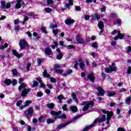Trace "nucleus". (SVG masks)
<instances>
[{
    "label": "nucleus",
    "mask_w": 131,
    "mask_h": 131,
    "mask_svg": "<svg viewBox=\"0 0 131 131\" xmlns=\"http://www.w3.org/2000/svg\"><path fill=\"white\" fill-rule=\"evenodd\" d=\"M12 54L15 55L17 58H21V57H23V54L22 53H18L15 50H12Z\"/></svg>",
    "instance_id": "16"
},
{
    "label": "nucleus",
    "mask_w": 131,
    "mask_h": 131,
    "mask_svg": "<svg viewBox=\"0 0 131 131\" xmlns=\"http://www.w3.org/2000/svg\"><path fill=\"white\" fill-rule=\"evenodd\" d=\"M41 31H42V32H43V33H46V34H48V31L46 29L45 27H42L41 28Z\"/></svg>",
    "instance_id": "37"
},
{
    "label": "nucleus",
    "mask_w": 131,
    "mask_h": 131,
    "mask_svg": "<svg viewBox=\"0 0 131 131\" xmlns=\"http://www.w3.org/2000/svg\"><path fill=\"white\" fill-rule=\"evenodd\" d=\"M73 72V71L72 70H68L67 71L66 73L63 74L62 75V76H67V75H69V74H71Z\"/></svg>",
    "instance_id": "28"
},
{
    "label": "nucleus",
    "mask_w": 131,
    "mask_h": 131,
    "mask_svg": "<svg viewBox=\"0 0 131 131\" xmlns=\"http://www.w3.org/2000/svg\"><path fill=\"white\" fill-rule=\"evenodd\" d=\"M45 11L47 13H51V12H52V11H53V10L50 8H46L45 9Z\"/></svg>",
    "instance_id": "38"
},
{
    "label": "nucleus",
    "mask_w": 131,
    "mask_h": 131,
    "mask_svg": "<svg viewBox=\"0 0 131 131\" xmlns=\"http://www.w3.org/2000/svg\"><path fill=\"white\" fill-rule=\"evenodd\" d=\"M31 91V89L30 88L24 89L21 92V96L23 97H26V96L30 93Z\"/></svg>",
    "instance_id": "9"
},
{
    "label": "nucleus",
    "mask_w": 131,
    "mask_h": 131,
    "mask_svg": "<svg viewBox=\"0 0 131 131\" xmlns=\"http://www.w3.org/2000/svg\"><path fill=\"white\" fill-rule=\"evenodd\" d=\"M72 97L74 101H75L77 103V99H76V94L74 93L72 94Z\"/></svg>",
    "instance_id": "41"
},
{
    "label": "nucleus",
    "mask_w": 131,
    "mask_h": 131,
    "mask_svg": "<svg viewBox=\"0 0 131 131\" xmlns=\"http://www.w3.org/2000/svg\"><path fill=\"white\" fill-rule=\"evenodd\" d=\"M105 120H106V115H103L101 117V118H96L94 120V121L93 122V123L92 124L85 127L82 131L89 130V129H91V128L93 127L94 125H95V124L97 123V122H99V123H102V122H104V121H105Z\"/></svg>",
    "instance_id": "1"
},
{
    "label": "nucleus",
    "mask_w": 131,
    "mask_h": 131,
    "mask_svg": "<svg viewBox=\"0 0 131 131\" xmlns=\"http://www.w3.org/2000/svg\"><path fill=\"white\" fill-rule=\"evenodd\" d=\"M62 58H63V54H62V53H60L56 56V59H57V60H61Z\"/></svg>",
    "instance_id": "35"
},
{
    "label": "nucleus",
    "mask_w": 131,
    "mask_h": 131,
    "mask_svg": "<svg viewBox=\"0 0 131 131\" xmlns=\"http://www.w3.org/2000/svg\"><path fill=\"white\" fill-rule=\"evenodd\" d=\"M91 56H92L93 58H95V57L96 56H97V55H98V54L95 53V52H92L91 53H90Z\"/></svg>",
    "instance_id": "55"
},
{
    "label": "nucleus",
    "mask_w": 131,
    "mask_h": 131,
    "mask_svg": "<svg viewBox=\"0 0 131 131\" xmlns=\"http://www.w3.org/2000/svg\"><path fill=\"white\" fill-rule=\"evenodd\" d=\"M54 2L53 0H47V4L48 5H52Z\"/></svg>",
    "instance_id": "62"
},
{
    "label": "nucleus",
    "mask_w": 131,
    "mask_h": 131,
    "mask_svg": "<svg viewBox=\"0 0 131 131\" xmlns=\"http://www.w3.org/2000/svg\"><path fill=\"white\" fill-rule=\"evenodd\" d=\"M97 90L98 91V93H97L98 96H100L103 97L104 96V89H103L101 87H98L97 88Z\"/></svg>",
    "instance_id": "10"
},
{
    "label": "nucleus",
    "mask_w": 131,
    "mask_h": 131,
    "mask_svg": "<svg viewBox=\"0 0 131 131\" xmlns=\"http://www.w3.org/2000/svg\"><path fill=\"white\" fill-rule=\"evenodd\" d=\"M102 112H103V113L104 114L107 115V121L105 122V124H109V123L110 122V119H111V117L113 116V113L112 112L106 111L105 110H102Z\"/></svg>",
    "instance_id": "4"
},
{
    "label": "nucleus",
    "mask_w": 131,
    "mask_h": 131,
    "mask_svg": "<svg viewBox=\"0 0 131 131\" xmlns=\"http://www.w3.org/2000/svg\"><path fill=\"white\" fill-rule=\"evenodd\" d=\"M14 30H15L16 31L20 30V27L18 25L15 26Z\"/></svg>",
    "instance_id": "54"
},
{
    "label": "nucleus",
    "mask_w": 131,
    "mask_h": 131,
    "mask_svg": "<svg viewBox=\"0 0 131 131\" xmlns=\"http://www.w3.org/2000/svg\"><path fill=\"white\" fill-rule=\"evenodd\" d=\"M12 73H13V75H17V70H16V69L13 70Z\"/></svg>",
    "instance_id": "63"
},
{
    "label": "nucleus",
    "mask_w": 131,
    "mask_h": 131,
    "mask_svg": "<svg viewBox=\"0 0 131 131\" xmlns=\"http://www.w3.org/2000/svg\"><path fill=\"white\" fill-rule=\"evenodd\" d=\"M131 103V96H128L126 99H125V103L126 105H130Z\"/></svg>",
    "instance_id": "18"
},
{
    "label": "nucleus",
    "mask_w": 131,
    "mask_h": 131,
    "mask_svg": "<svg viewBox=\"0 0 131 131\" xmlns=\"http://www.w3.org/2000/svg\"><path fill=\"white\" fill-rule=\"evenodd\" d=\"M98 26L100 29H103L104 28V23L102 21H99L98 24Z\"/></svg>",
    "instance_id": "29"
},
{
    "label": "nucleus",
    "mask_w": 131,
    "mask_h": 131,
    "mask_svg": "<svg viewBox=\"0 0 131 131\" xmlns=\"http://www.w3.org/2000/svg\"><path fill=\"white\" fill-rule=\"evenodd\" d=\"M107 95L108 97H113L116 95V93L113 91H107Z\"/></svg>",
    "instance_id": "24"
},
{
    "label": "nucleus",
    "mask_w": 131,
    "mask_h": 131,
    "mask_svg": "<svg viewBox=\"0 0 131 131\" xmlns=\"http://www.w3.org/2000/svg\"><path fill=\"white\" fill-rule=\"evenodd\" d=\"M126 49V54H129V53H131V47L130 46H127L125 48Z\"/></svg>",
    "instance_id": "31"
},
{
    "label": "nucleus",
    "mask_w": 131,
    "mask_h": 131,
    "mask_svg": "<svg viewBox=\"0 0 131 131\" xmlns=\"http://www.w3.org/2000/svg\"><path fill=\"white\" fill-rule=\"evenodd\" d=\"M45 53L47 55H52V49H51V48H46L45 50Z\"/></svg>",
    "instance_id": "23"
},
{
    "label": "nucleus",
    "mask_w": 131,
    "mask_h": 131,
    "mask_svg": "<svg viewBox=\"0 0 131 131\" xmlns=\"http://www.w3.org/2000/svg\"><path fill=\"white\" fill-rule=\"evenodd\" d=\"M24 113L27 118H31L34 113V110L33 107H30L27 111H25Z\"/></svg>",
    "instance_id": "3"
},
{
    "label": "nucleus",
    "mask_w": 131,
    "mask_h": 131,
    "mask_svg": "<svg viewBox=\"0 0 131 131\" xmlns=\"http://www.w3.org/2000/svg\"><path fill=\"white\" fill-rule=\"evenodd\" d=\"M31 66V64L28 62L27 65V70L28 71H29V70H30V69Z\"/></svg>",
    "instance_id": "48"
},
{
    "label": "nucleus",
    "mask_w": 131,
    "mask_h": 131,
    "mask_svg": "<svg viewBox=\"0 0 131 131\" xmlns=\"http://www.w3.org/2000/svg\"><path fill=\"white\" fill-rule=\"evenodd\" d=\"M19 45L20 46V50H24L26 47H28V43L26 42V40L21 39L19 42Z\"/></svg>",
    "instance_id": "6"
},
{
    "label": "nucleus",
    "mask_w": 131,
    "mask_h": 131,
    "mask_svg": "<svg viewBox=\"0 0 131 131\" xmlns=\"http://www.w3.org/2000/svg\"><path fill=\"white\" fill-rule=\"evenodd\" d=\"M12 4H13V2H10L6 5V1H1V5L3 8H5V9H10Z\"/></svg>",
    "instance_id": "8"
},
{
    "label": "nucleus",
    "mask_w": 131,
    "mask_h": 131,
    "mask_svg": "<svg viewBox=\"0 0 131 131\" xmlns=\"http://www.w3.org/2000/svg\"><path fill=\"white\" fill-rule=\"evenodd\" d=\"M27 86V84L25 83H22L20 85L18 88V90L21 92L22 91V89H24V88H26Z\"/></svg>",
    "instance_id": "25"
},
{
    "label": "nucleus",
    "mask_w": 131,
    "mask_h": 131,
    "mask_svg": "<svg viewBox=\"0 0 131 131\" xmlns=\"http://www.w3.org/2000/svg\"><path fill=\"white\" fill-rule=\"evenodd\" d=\"M62 67V66L59 64H56L54 65V70H55L56 69L61 68Z\"/></svg>",
    "instance_id": "33"
},
{
    "label": "nucleus",
    "mask_w": 131,
    "mask_h": 131,
    "mask_svg": "<svg viewBox=\"0 0 131 131\" xmlns=\"http://www.w3.org/2000/svg\"><path fill=\"white\" fill-rule=\"evenodd\" d=\"M74 19H67L65 20V23L67 25H70V24H72V23H74Z\"/></svg>",
    "instance_id": "22"
},
{
    "label": "nucleus",
    "mask_w": 131,
    "mask_h": 131,
    "mask_svg": "<svg viewBox=\"0 0 131 131\" xmlns=\"http://www.w3.org/2000/svg\"><path fill=\"white\" fill-rule=\"evenodd\" d=\"M38 85V83L36 81H34L33 83L32 84L33 88H35V86H37Z\"/></svg>",
    "instance_id": "46"
},
{
    "label": "nucleus",
    "mask_w": 131,
    "mask_h": 131,
    "mask_svg": "<svg viewBox=\"0 0 131 131\" xmlns=\"http://www.w3.org/2000/svg\"><path fill=\"white\" fill-rule=\"evenodd\" d=\"M37 62H38V66H39L41 64V62H42V60H41V59H40V58H38Z\"/></svg>",
    "instance_id": "51"
},
{
    "label": "nucleus",
    "mask_w": 131,
    "mask_h": 131,
    "mask_svg": "<svg viewBox=\"0 0 131 131\" xmlns=\"http://www.w3.org/2000/svg\"><path fill=\"white\" fill-rule=\"evenodd\" d=\"M117 131H126V130L125 129L123 128L119 127V128H118V129H117Z\"/></svg>",
    "instance_id": "61"
},
{
    "label": "nucleus",
    "mask_w": 131,
    "mask_h": 131,
    "mask_svg": "<svg viewBox=\"0 0 131 131\" xmlns=\"http://www.w3.org/2000/svg\"><path fill=\"white\" fill-rule=\"evenodd\" d=\"M126 92V89L124 88H122L120 90V93H125Z\"/></svg>",
    "instance_id": "60"
},
{
    "label": "nucleus",
    "mask_w": 131,
    "mask_h": 131,
    "mask_svg": "<svg viewBox=\"0 0 131 131\" xmlns=\"http://www.w3.org/2000/svg\"><path fill=\"white\" fill-rule=\"evenodd\" d=\"M58 25L57 24H55L53 25V24H51L50 26V29H53V28H57Z\"/></svg>",
    "instance_id": "39"
},
{
    "label": "nucleus",
    "mask_w": 131,
    "mask_h": 131,
    "mask_svg": "<svg viewBox=\"0 0 131 131\" xmlns=\"http://www.w3.org/2000/svg\"><path fill=\"white\" fill-rule=\"evenodd\" d=\"M124 37V35L121 33H120V31H118V35L116 36L114 38L115 40H117L118 38L119 39H122Z\"/></svg>",
    "instance_id": "11"
},
{
    "label": "nucleus",
    "mask_w": 131,
    "mask_h": 131,
    "mask_svg": "<svg viewBox=\"0 0 131 131\" xmlns=\"http://www.w3.org/2000/svg\"><path fill=\"white\" fill-rule=\"evenodd\" d=\"M57 99L58 100H66V98H65V97H63L62 95H60L57 97Z\"/></svg>",
    "instance_id": "36"
},
{
    "label": "nucleus",
    "mask_w": 131,
    "mask_h": 131,
    "mask_svg": "<svg viewBox=\"0 0 131 131\" xmlns=\"http://www.w3.org/2000/svg\"><path fill=\"white\" fill-rule=\"evenodd\" d=\"M116 34H118V31L114 30V31L112 32V35H116Z\"/></svg>",
    "instance_id": "50"
},
{
    "label": "nucleus",
    "mask_w": 131,
    "mask_h": 131,
    "mask_svg": "<svg viewBox=\"0 0 131 131\" xmlns=\"http://www.w3.org/2000/svg\"><path fill=\"white\" fill-rule=\"evenodd\" d=\"M110 69H111V71H116V68L115 67L110 66Z\"/></svg>",
    "instance_id": "44"
},
{
    "label": "nucleus",
    "mask_w": 131,
    "mask_h": 131,
    "mask_svg": "<svg viewBox=\"0 0 131 131\" xmlns=\"http://www.w3.org/2000/svg\"><path fill=\"white\" fill-rule=\"evenodd\" d=\"M12 84L13 85H15V84H17V80L13 79L12 82H11Z\"/></svg>",
    "instance_id": "56"
},
{
    "label": "nucleus",
    "mask_w": 131,
    "mask_h": 131,
    "mask_svg": "<svg viewBox=\"0 0 131 131\" xmlns=\"http://www.w3.org/2000/svg\"><path fill=\"white\" fill-rule=\"evenodd\" d=\"M78 64L80 65V68H81L82 70L84 69V67H85V64H84V61L81 59H79L78 60Z\"/></svg>",
    "instance_id": "12"
},
{
    "label": "nucleus",
    "mask_w": 131,
    "mask_h": 131,
    "mask_svg": "<svg viewBox=\"0 0 131 131\" xmlns=\"http://www.w3.org/2000/svg\"><path fill=\"white\" fill-rule=\"evenodd\" d=\"M63 71H64L62 69H56L55 70V72L56 73H60V74H61V73H62Z\"/></svg>",
    "instance_id": "40"
},
{
    "label": "nucleus",
    "mask_w": 131,
    "mask_h": 131,
    "mask_svg": "<svg viewBox=\"0 0 131 131\" xmlns=\"http://www.w3.org/2000/svg\"><path fill=\"white\" fill-rule=\"evenodd\" d=\"M92 47L94 49H98V43H97V42H95L92 44Z\"/></svg>",
    "instance_id": "42"
},
{
    "label": "nucleus",
    "mask_w": 131,
    "mask_h": 131,
    "mask_svg": "<svg viewBox=\"0 0 131 131\" xmlns=\"http://www.w3.org/2000/svg\"><path fill=\"white\" fill-rule=\"evenodd\" d=\"M23 102V101L22 100H19L17 102L16 105L18 106H20L22 104Z\"/></svg>",
    "instance_id": "53"
},
{
    "label": "nucleus",
    "mask_w": 131,
    "mask_h": 131,
    "mask_svg": "<svg viewBox=\"0 0 131 131\" xmlns=\"http://www.w3.org/2000/svg\"><path fill=\"white\" fill-rule=\"evenodd\" d=\"M70 123H71V122H68L64 124H61L60 125H59L56 128L57 129H61L62 127H65V126H67L68 124H70Z\"/></svg>",
    "instance_id": "15"
},
{
    "label": "nucleus",
    "mask_w": 131,
    "mask_h": 131,
    "mask_svg": "<svg viewBox=\"0 0 131 131\" xmlns=\"http://www.w3.org/2000/svg\"><path fill=\"white\" fill-rule=\"evenodd\" d=\"M24 5V2L22 0H16V4L14 5L15 9L17 10L20 9Z\"/></svg>",
    "instance_id": "7"
},
{
    "label": "nucleus",
    "mask_w": 131,
    "mask_h": 131,
    "mask_svg": "<svg viewBox=\"0 0 131 131\" xmlns=\"http://www.w3.org/2000/svg\"><path fill=\"white\" fill-rule=\"evenodd\" d=\"M37 97H42L43 94L42 92H38L37 94Z\"/></svg>",
    "instance_id": "57"
},
{
    "label": "nucleus",
    "mask_w": 131,
    "mask_h": 131,
    "mask_svg": "<svg viewBox=\"0 0 131 131\" xmlns=\"http://www.w3.org/2000/svg\"><path fill=\"white\" fill-rule=\"evenodd\" d=\"M106 11V6H102L101 9V12H105Z\"/></svg>",
    "instance_id": "49"
},
{
    "label": "nucleus",
    "mask_w": 131,
    "mask_h": 131,
    "mask_svg": "<svg viewBox=\"0 0 131 131\" xmlns=\"http://www.w3.org/2000/svg\"><path fill=\"white\" fill-rule=\"evenodd\" d=\"M52 32L55 36H57V34H58V32H59V29L57 30H53Z\"/></svg>",
    "instance_id": "34"
},
{
    "label": "nucleus",
    "mask_w": 131,
    "mask_h": 131,
    "mask_svg": "<svg viewBox=\"0 0 131 131\" xmlns=\"http://www.w3.org/2000/svg\"><path fill=\"white\" fill-rule=\"evenodd\" d=\"M90 16L89 15H86L84 16V19L85 20H89L90 19Z\"/></svg>",
    "instance_id": "59"
},
{
    "label": "nucleus",
    "mask_w": 131,
    "mask_h": 131,
    "mask_svg": "<svg viewBox=\"0 0 131 131\" xmlns=\"http://www.w3.org/2000/svg\"><path fill=\"white\" fill-rule=\"evenodd\" d=\"M54 44L55 45H52L51 48H52V49H56V47H58V43L56 42H54Z\"/></svg>",
    "instance_id": "43"
},
{
    "label": "nucleus",
    "mask_w": 131,
    "mask_h": 131,
    "mask_svg": "<svg viewBox=\"0 0 131 131\" xmlns=\"http://www.w3.org/2000/svg\"><path fill=\"white\" fill-rule=\"evenodd\" d=\"M64 47L67 48V49H68V50H71V49H73L75 50V47H74V46L73 45H69V46H64Z\"/></svg>",
    "instance_id": "30"
},
{
    "label": "nucleus",
    "mask_w": 131,
    "mask_h": 131,
    "mask_svg": "<svg viewBox=\"0 0 131 131\" xmlns=\"http://www.w3.org/2000/svg\"><path fill=\"white\" fill-rule=\"evenodd\" d=\"M70 110L73 113H75V112H77V111H78L77 107L76 106H71L70 107Z\"/></svg>",
    "instance_id": "20"
},
{
    "label": "nucleus",
    "mask_w": 131,
    "mask_h": 131,
    "mask_svg": "<svg viewBox=\"0 0 131 131\" xmlns=\"http://www.w3.org/2000/svg\"><path fill=\"white\" fill-rule=\"evenodd\" d=\"M33 36H35V37H36L37 39H39V38H40V36H39V35H38V34H37V33L36 32H34L33 33Z\"/></svg>",
    "instance_id": "32"
},
{
    "label": "nucleus",
    "mask_w": 131,
    "mask_h": 131,
    "mask_svg": "<svg viewBox=\"0 0 131 131\" xmlns=\"http://www.w3.org/2000/svg\"><path fill=\"white\" fill-rule=\"evenodd\" d=\"M46 107L47 108H49V109L53 110V109H54V107H55V104H54L53 103H48L46 104Z\"/></svg>",
    "instance_id": "21"
},
{
    "label": "nucleus",
    "mask_w": 131,
    "mask_h": 131,
    "mask_svg": "<svg viewBox=\"0 0 131 131\" xmlns=\"http://www.w3.org/2000/svg\"><path fill=\"white\" fill-rule=\"evenodd\" d=\"M31 103H32V101H31V100L26 101L25 104L23 106L19 107V110H23V109H24L25 107H28V106H29V104H31Z\"/></svg>",
    "instance_id": "14"
},
{
    "label": "nucleus",
    "mask_w": 131,
    "mask_h": 131,
    "mask_svg": "<svg viewBox=\"0 0 131 131\" xmlns=\"http://www.w3.org/2000/svg\"><path fill=\"white\" fill-rule=\"evenodd\" d=\"M81 116H82V115H77V116H75V117H74L73 119H74V120H77V119H78V118H80V117H81Z\"/></svg>",
    "instance_id": "45"
},
{
    "label": "nucleus",
    "mask_w": 131,
    "mask_h": 131,
    "mask_svg": "<svg viewBox=\"0 0 131 131\" xmlns=\"http://www.w3.org/2000/svg\"><path fill=\"white\" fill-rule=\"evenodd\" d=\"M127 74H131V68L129 67L127 70Z\"/></svg>",
    "instance_id": "64"
},
{
    "label": "nucleus",
    "mask_w": 131,
    "mask_h": 131,
    "mask_svg": "<svg viewBox=\"0 0 131 131\" xmlns=\"http://www.w3.org/2000/svg\"><path fill=\"white\" fill-rule=\"evenodd\" d=\"M57 118H58V117L55 116V117H54V119H48L47 120V123L48 124H50V123H54V122H55L56 121V119H57Z\"/></svg>",
    "instance_id": "17"
},
{
    "label": "nucleus",
    "mask_w": 131,
    "mask_h": 131,
    "mask_svg": "<svg viewBox=\"0 0 131 131\" xmlns=\"http://www.w3.org/2000/svg\"><path fill=\"white\" fill-rule=\"evenodd\" d=\"M4 83H5L6 85H10L12 83V80L10 79H6L4 81Z\"/></svg>",
    "instance_id": "26"
},
{
    "label": "nucleus",
    "mask_w": 131,
    "mask_h": 131,
    "mask_svg": "<svg viewBox=\"0 0 131 131\" xmlns=\"http://www.w3.org/2000/svg\"><path fill=\"white\" fill-rule=\"evenodd\" d=\"M50 114L51 115H53L54 116H56L57 118H66V115L63 114L62 115L60 116V114H61V111H59L58 112H56L55 111H51L50 112Z\"/></svg>",
    "instance_id": "5"
},
{
    "label": "nucleus",
    "mask_w": 131,
    "mask_h": 131,
    "mask_svg": "<svg viewBox=\"0 0 131 131\" xmlns=\"http://www.w3.org/2000/svg\"><path fill=\"white\" fill-rule=\"evenodd\" d=\"M88 78L92 82H94L95 81V76L93 74H90L88 76Z\"/></svg>",
    "instance_id": "19"
},
{
    "label": "nucleus",
    "mask_w": 131,
    "mask_h": 131,
    "mask_svg": "<svg viewBox=\"0 0 131 131\" xmlns=\"http://www.w3.org/2000/svg\"><path fill=\"white\" fill-rule=\"evenodd\" d=\"M43 76L46 78H50L51 77V75L48 74V72H47L46 70H44L43 72Z\"/></svg>",
    "instance_id": "27"
},
{
    "label": "nucleus",
    "mask_w": 131,
    "mask_h": 131,
    "mask_svg": "<svg viewBox=\"0 0 131 131\" xmlns=\"http://www.w3.org/2000/svg\"><path fill=\"white\" fill-rule=\"evenodd\" d=\"M81 105L82 106H84V107L82 108V111H86L90 107L92 108V107H94V101H90L89 102L88 101H84L83 102Z\"/></svg>",
    "instance_id": "2"
},
{
    "label": "nucleus",
    "mask_w": 131,
    "mask_h": 131,
    "mask_svg": "<svg viewBox=\"0 0 131 131\" xmlns=\"http://www.w3.org/2000/svg\"><path fill=\"white\" fill-rule=\"evenodd\" d=\"M105 71L106 72V73H110V72H112L111 69H109L108 68H106L105 69Z\"/></svg>",
    "instance_id": "52"
},
{
    "label": "nucleus",
    "mask_w": 131,
    "mask_h": 131,
    "mask_svg": "<svg viewBox=\"0 0 131 131\" xmlns=\"http://www.w3.org/2000/svg\"><path fill=\"white\" fill-rule=\"evenodd\" d=\"M47 86L48 88V89H49L50 90H52V89H53V85L51 84L48 83L47 84Z\"/></svg>",
    "instance_id": "58"
},
{
    "label": "nucleus",
    "mask_w": 131,
    "mask_h": 131,
    "mask_svg": "<svg viewBox=\"0 0 131 131\" xmlns=\"http://www.w3.org/2000/svg\"><path fill=\"white\" fill-rule=\"evenodd\" d=\"M94 18H95V19H96L97 20H99V19H100V15H99L97 13H95V14H94Z\"/></svg>",
    "instance_id": "47"
},
{
    "label": "nucleus",
    "mask_w": 131,
    "mask_h": 131,
    "mask_svg": "<svg viewBox=\"0 0 131 131\" xmlns=\"http://www.w3.org/2000/svg\"><path fill=\"white\" fill-rule=\"evenodd\" d=\"M76 39L77 41L79 43H80L81 45H83V44L85 43V41H84V40H83V39L82 38H81V37H80V36H79L78 35L76 36Z\"/></svg>",
    "instance_id": "13"
}]
</instances>
